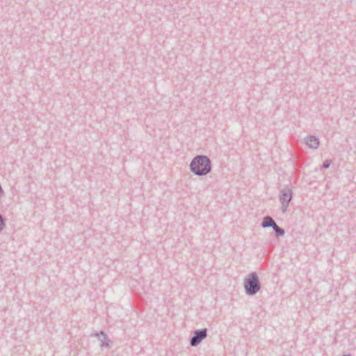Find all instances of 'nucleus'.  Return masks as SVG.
<instances>
[{"mask_svg":"<svg viewBox=\"0 0 356 356\" xmlns=\"http://www.w3.org/2000/svg\"><path fill=\"white\" fill-rule=\"evenodd\" d=\"M191 171L196 176H205L211 172L212 165L210 159L205 155L195 156L190 163Z\"/></svg>","mask_w":356,"mask_h":356,"instance_id":"obj_1","label":"nucleus"},{"mask_svg":"<svg viewBox=\"0 0 356 356\" xmlns=\"http://www.w3.org/2000/svg\"><path fill=\"white\" fill-rule=\"evenodd\" d=\"M244 289L248 296H254L261 289L259 277L255 272L250 273L244 280Z\"/></svg>","mask_w":356,"mask_h":356,"instance_id":"obj_2","label":"nucleus"},{"mask_svg":"<svg viewBox=\"0 0 356 356\" xmlns=\"http://www.w3.org/2000/svg\"><path fill=\"white\" fill-rule=\"evenodd\" d=\"M293 197L292 189L289 186H285L280 190V201L282 204V211L285 213Z\"/></svg>","mask_w":356,"mask_h":356,"instance_id":"obj_3","label":"nucleus"},{"mask_svg":"<svg viewBox=\"0 0 356 356\" xmlns=\"http://www.w3.org/2000/svg\"><path fill=\"white\" fill-rule=\"evenodd\" d=\"M207 337V328L195 330L193 336L190 339L191 346H193V347L197 346Z\"/></svg>","mask_w":356,"mask_h":356,"instance_id":"obj_4","label":"nucleus"},{"mask_svg":"<svg viewBox=\"0 0 356 356\" xmlns=\"http://www.w3.org/2000/svg\"><path fill=\"white\" fill-rule=\"evenodd\" d=\"M305 143L311 149H316L319 146V139L315 136H307L304 138Z\"/></svg>","mask_w":356,"mask_h":356,"instance_id":"obj_5","label":"nucleus"},{"mask_svg":"<svg viewBox=\"0 0 356 356\" xmlns=\"http://www.w3.org/2000/svg\"><path fill=\"white\" fill-rule=\"evenodd\" d=\"M95 336L101 341L100 345L102 347H108V342L110 340L108 339L107 335L104 331H100L99 333H96Z\"/></svg>","mask_w":356,"mask_h":356,"instance_id":"obj_6","label":"nucleus"},{"mask_svg":"<svg viewBox=\"0 0 356 356\" xmlns=\"http://www.w3.org/2000/svg\"><path fill=\"white\" fill-rule=\"evenodd\" d=\"M275 224H276V222L272 217H270L269 216H266L263 218V220L261 222V227L263 228H268V227L273 228Z\"/></svg>","mask_w":356,"mask_h":356,"instance_id":"obj_7","label":"nucleus"},{"mask_svg":"<svg viewBox=\"0 0 356 356\" xmlns=\"http://www.w3.org/2000/svg\"><path fill=\"white\" fill-rule=\"evenodd\" d=\"M273 229L277 236H282L285 234L284 229L280 227L277 224H275L273 226Z\"/></svg>","mask_w":356,"mask_h":356,"instance_id":"obj_8","label":"nucleus"},{"mask_svg":"<svg viewBox=\"0 0 356 356\" xmlns=\"http://www.w3.org/2000/svg\"><path fill=\"white\" fill-rule=\"evenodd\" d=\"M331 163H332V161L331 160H325L324 161V163H323L322 167L323 168H325V169H327V168H328L330 166Z\"/></svg>","mask_w":356,"mask_h":356,"instance_id":"obj_9","label":"nucleus"},{"mask_svg":"<svg viewBox=\"0 0 356 356\" xmlns=\"http://www.w3.org/2000/svg\"><path fill=\"white\" fill-rule=\"evenodd\" d=\"M5 225V222L3 220V218L2 215L0 213V231H1L3 229V227Z\"/></svg>","mask_w":356,"mask_h":356,"instance_id":"obj_10","label":"nucleus"},{"mask_svg":"<svg viewBox=\"0 0 356 356\" xmlns=\"http://www.w3.org/2000/svg\"><path fill=\"white\" fill-rule=\"evenodd\" d=\"M343 356H351L350 355H344Z\"/></svg>","mask_w":356,"mask_h":356,"instance_id":"obj_11","label":"nucleus"}]
</instances>
